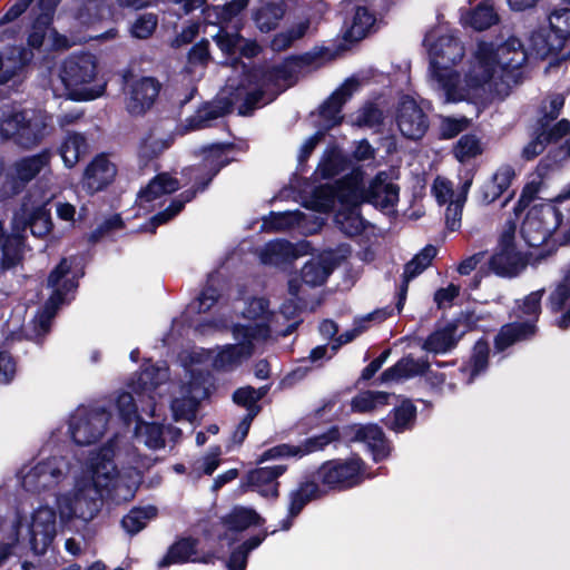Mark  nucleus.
I'll return each mask as SVG.
<instances>
[{
    "label": "nucleus",
    "instance_id": "obj_1",
    "mask_svg": "<svg viewBox=\"0 0 570 570\" xmlns=\"http://www.w3.org/2000/svg\"><path fill=\"white\" fill-rule=\"evenodd\" d=\"M429 51L431 86L446 102H485L508 94L510 73L525 63V53L515 39L501 45L478 43L458 69L464 56L462 42L446 27L430 30L424 38Z\"/></svg>",
    "mask_w": 570,
    "mask_h": 570
},
{
    "label": "nucleus",
    "instance_id": "obj_2",
    "mask_svg": "<svg viewBox=\"0 0 570 570\" xmlns=\"http://www.w3.org/2000/svg\"><path fill=\"white\" fill-rule=\"evenodd\" d=\"M150 465L136 450L120 445L119 436L92 451L81 472L75 476L73 489L57 495L61 521L92 520L99 512L104 495L117 503L135 497L141 472Z\"/></svg>",
    "mask_w": 570,
    "mask_h": 570
},
{
    "label": "nucleus",
    "instance_id": "obj_3",
    "mask_svg": "<svg viewBox=\"0 0 570 570\" xmlns=\"http://www.w3.org/2000/svg\"><path fill=\"white\" fill-rule=\"evenodd\" d=\"M263 332L252 338L234 337L235 344L216 350L200 347L184 351L179 360L184 370L180 382L171 389L170 409L175 421L193 422L199 402L209 395L212 386L208 366L216 370H232L249 358L262 345Z\"/></svg>",
    "mask_w": 570,
    "mask_h": 570
},
{
    "label": "nucleus",
    "instance_id": "obj_4",
    "mask_svg": "<svg viewBox=\"0 0 570 570\" xmlns=\"http://www.w3.org/2000/svg\"><path fill=\"white\" fill-rule=\"evenodd\" d=\"M293 83V71L289 63H283L268 70L249 71L239 85L229 79L217 100L204 105L194 115L178 124L175 134L184 136L207 128L214 120L229 112L234 105H238L239 115H250L254 109L273 101L279 92Z\"/></svg>",
    "mask_w": 570,
    "mask_h": 570
},
{
    "label": "nucleus",
    "instance_id": "obj_5",
    "mask_svg": "<svg viewBox=\"0 0 570 570\" xmlns=\"http://www.w3.org/2000/svg\"><path fill=\"white\" fill-rule=\"evenodd\" d=\"M56 508L59 510L57 504ZM58 518L60 514L57 517L56 509L48 504H39L29 514L20 510L0 513V564L17 553L23 540L29 541L36 554L45 553L57 534Z\"/></svg>",
    "mask_w": 570,
    "mask_h": 570
},
{
    "label": "nucleus",
    "instance_id": "obj_6",
    "mask_svg": "<svg viewBox=\"0 0 570 570\" xmlns=\"http://www.w3.org/2000/svg\"><path fill=\"white\" fill-rule=\"evenodd\" d=\"M361 180L362 173L354 170L335 185L320 186L306 200L305 206L320 213L337 208L336 225L348 236L357 235L364 228V220L358 212V206L364 202L360 188Z\"/></svg>",
    "mask_w": 570,
    "mask_h": 570
},
{
    "label": "nucleus",
    "instance_id": "obj_7",
    "mask_svg": "<svg viewBox=\"0 0 570 570\" xmlns=\"http://www.w3.org/2000/svg\"><path fill=\"white\" fill-rule=\"evenodd\" d=\"M59 79L63 91L55 88L56 95H65L73 100H94L102 96L106 89V81L98 71L97 59L90 53L67 58L60 66Z\"/></svg>",
    "mask_w": 570,
    "mask_h": 570
},
{
    "label": "nucleus",
    "instance_id": "obj_8",
    "mask_svg": "<svg viewBox=\"0 0 570 570\" xmlns=\"http://www.w3.org/2000/svg\"><path fill=\"white\" fill-rule=\"evenodd\" d=\"M52 198L53 195L46 197L39 205H35L31 210L24 205L22 214H16L12 235L6 237L2 243L4 267H11L20 259L23 249L21 233L24 232L27 226L30 227L32 235L37 237H45L50 233L52 220L47 205Z\"/></svg>",
    "mask_w": 570,
    "mask_h": 570
},
{
    "label": "nucleus",
    "instance_id": "obj_9",
    "mask_svg": "<svg viewBox=\"0 0 570 570\" xmlns=\"http://www.w3.org/2000/svg\"><path fill=\"white\" fill-rule=\"evenodd\" d=\"M77 266V258H63L51 272L48 278V285L52 288V294L43 309L39 312L33 320L36 337H40L49 332L51 320L59 305H61L67 295L77 287V278L79 277V272L75 269Z\"/></svg>",
    "mask_w": 570,
    "mask_h": 570
},
{
    "label": "nucleus",
    "instance_id": "obj_10",
    "mask_svg": "<svg viewBox=\"0 0 570 570\" xmlns=\"http://www.w3.org/2000/svg\"><path fill=\"white\" fill-rule=\"evenodd\" d=\"M47 126L48 116L41 111H20L11 107L0 110L1 135L26 148L37 145L47 135Z\"/></svg>",
    "mask_w": 570,
    "mask_h": 570
},
{
    "label": "nucleus",
    "instance_id": "obj_11",
    "mask_svg": "<svg viewBox=\"0 0 570 570\" xmlns=\"http://www.w3.org/2000/svg\"><path fill=\"white\" fill-rule=\"evenodd\" d=\"M543 289L531 292L517 302L513 314L518 321L503 326L495 337V347L503 351L515 342L527 340L535 333V322L541 313Z\"/></svg>",
    "mask_w": 570,
    "mask_h": 570
},
{
    "label": "nucleus",
    "instance_id": "obj_12",
    "mask_svg": "<svg viewBox=\"0 0 570 570\" xmlns=\"http://www.w3.org/2000/svg\"><path fill=\"white\" fill-rule=\"evenodd\" d=\"M242 315L248 321L246 325H234L232 327L233 337H249L258 332L263 333L262 344H264L269 337L272 332L281 333L282 335H288L294 330L295 324L288 325L283 331L276 326L277 316L269 311L268 302L264 297H253L245 303V307L242 311Z\"/></svg>",
    "mask_w": 570,
    "mask_h": 570
},
{
    "label": "nucleus",
    "instance_id": "obj_13",
    "mask_svg": "<svg viewBox=\"0 0 570 570\" xmlns=\"http://www.w3.org/2000/svg\"><path fill=\"white\" fill-rule=\"evenodd\" d=\"M228 163L226 149L219 145L210 146L204 150V168L206 177L202 180V186L196 190H187L180 194L177 198L173 199L170 205L161 213L154 216L150 222V232H155L156 227L160 224L167 223L169 219L175 217L184 208L185 204L190 202L197 191L203 190L213 177L219 171V169Z\"/></svg>",
    "mask_w": 570,
    "mask_h": 570
},
{
    "label": "nucleus",
    "instance_id": "obj_14",
    "mask_svg": "<svg viewBox=\"0 0 570 570\" xmlns=\"http://www.w3.org/2000/svg\"><path fill=\"white\" fill-rule=\"evenodd\" d=\"M341 255L334 250H324L317 257L309 259L302 268L298 276H293L288 281V292L296 297L302 291V285L309 287L323 285L340 261L347 254L346 248L340 249Z\"/></svg>",
    "mask_w": 570,
    "mask_h": 570
},
{
    "label": "nucleus",
    "instance_id": "obj_15",
    "mask_svg": "<svg viewBox=\"0 0 570 570\" xmlns=\"http://www.w3.org/2000/svg\"><path fill=\"white\" fill-rule=\"evenodd\" d=\"M68 468L63 458L52 456L22 468L19 478L27 491L40 492L58 485L65 479Z\"/></svg>",
    "mask_w": 570,
    "mask_h": 570
},
{
    "label": "nucleus",
    "instance_id": "obj_16",
    "mask_svg": "<svg viewBox=\"0 0 570 570\" xmlns=\"http://www.w3.org/2000/svg\"><path fill=\"white\" fill-rule=\"evenodd\" d=\"M560 225V214L551 205L532 207L522 223L521 234L531 247L544 244Z\"/></svg>",
    "mask_w": 570,
    "mask_h": 570
},
{
    "label": "nucleus",
    "instance_id": "obj_17",
    "mask_svg": "<svg viewBox=\"0 0 570 570\" xmlns=\"http://www.w3.org/2000/svg\"><path fill=\"white\" fill-rule=\"evenodd\" d=\"M365 474L363 462L357 458L325 462L317 471V478L328 489H348L361 483Z\"/></svg>",
    "mask_w": 570,
    "mask_h": 570
},
{
    "label": "nucleus",
    "instance_id": "obj_18",
    "mask_svg": "<svg viewBox=\"0 0 570 570\" xmlns=\"http://www.w3.org/2000/svg\"><path fill=\"white\" fill-rule=\"evenodd\" d=\"M110 415L100 409H77L69 421V433L79 445H88L99 440L105 431Z\"/></svg>",
    "mask_w": 570,
    "mask_h": 570
},
{
    "label": "nucleus",
    "instance_id": "obj_19",
    "mask_svg": "<svg viewBox=\"0 0 570 570\" xmlns=\"http://www.w3.org/2000/svg\"><path fill=\"white\" fill-rule=\"evenodd\" d=\"M515 225L508 223L502 232L497 252L490 259L491 269L501 276H514L527 265V256L514 243Z\"/></svg>",
    "mask_w": 570,
    "mask_h": 570
},
{
    "label": "nucleus",
    "instance_id": "obj_20",
    "mask_svg": "<svg viewBox=\"0 0 570 570\" xmlns=\"http://www.w3.org/2000/svg\"><path fill=\"white\" fill-rule=\"evenodd\" d=\"M218 552L213 549L209 538H183L169 548L161 564L167 566L187 561L209 563Z\"/></svg>",
    "mask_w": 570,
    "mask_h": 570
},
{
    "label": "nucleus",
    "instance_id": "obj_21",
    "mask_svg": "<svg viewBox=\"0 0 570 570\" xmlns=\"http://www.w3.org/2000/svg\"><path fill=\"white\" fill-rule=\"evenodd\" d=\"M264 519L252 508L237 505L232 511L222 518L220 522L215 525L214 532L217 537L218 543L224 547L232 544L238 533L245 531L253 525H262Z\"/></svg>",
    "mask_w": 570,
    "mask_h": 570
},
{
    "label": "nucleus",
    "instance_id": "obj_22",
    "mask_svg": "<svg viewBox=\"0 0 570 570\" xmlns=\"http://www.w3.org/2000/svg\"><path fill=\"white\" fill-rule=\"evenodd\" d=\"M338 439L337 429L333 428L326 433L313 436L304 441L299 445L279 444L264 451L256 462L262 464L266 461L279 460L284 458H302L309 453L321 451L326 445Z\"/></svg>",
    "mask_w": 570,
    "mask_h": 570
},
{
    "label": "nucleus",
    "instance_id": "obj_23",
    "mask_svg": "<svg viewBox=\"0 0 570 570\" xmlns=\"http://www.w3.org/2000/svg\"><path fill=\"white\" fill-rule=\"evenodd\" d=\"M160 85L151 77L132 78L128 80L125 91V106L132 116L144 115L154 105Z\"/></svg>",
    "mask_w": 570,
    "mask_h": 570
},
{
    "label": "nucleus",
    "instance_id": "obj_24",
    "mask_svg": "<svg viewBox=\"0 0 570 570\" xmlns=\"http://www.w3.org/2000/svg\"><path fill=\"white\" fill-rule=\"evenodd\" d=\"M395 120L401 134L413 140L422 138L429 127L426 115L417 102L410 97L401 99Z\"/></svg>",
    "mask_w": 570,
    "mask_h": 570
},
{
    "label": "nucleus",
    "instance_id": "obj_25",
    "mask_svg": "<svg viewBox=\"0 0 570 570\" xmlns=\"http://www.w3.org/2000/svg\"><path fill=\"white\" fill-rule=\"evenodd\" d=\"M360 188L364 195V202L382 210L392 212L399 200V187L389 179L386 173L377 174L367 187H365L364 177L362 176Z\"/></svg>",
    "mask_w": 570,
    "mask_h": 570
},
{
    "label": "nucleus",
    "instance_id": "obj_26",
    "mask_svg": "<svg viewBox=\"0 0 570 570\" xmlns=\"http://www.w3.org/2000/svg\"><path fill=\"white\" fill-rule=\"evenodd\" d=\"M374 0H356L351 12L344 20V38L348 41H360L371 33L376 23V17L366 3Z\"/></svg>",
    "mask_w": 570,
    "mask_h": 570
},
{
    "label": "nucleus",
    "instance_id": "obj_27",
    "mask_svg": "<svg viewBox=\"0 0 570 570\" xmlns=\"http://www.w3.org/2000/svg\"><path fill=\"white\" fill-rule=\"evenodd\" d=\"M168 380V368L166 366L150 365L144 368L137 384L134 385V392L142 404L145 397L148 399L149 414L155 415L156 395L161 396L163 385Z\"/></svg>",
    "mask_w": 570,
    "mask_h": 570
},
{
    "label": "nucleus",
    "instance_id": "obj_28",
    "mask_svg": "<svg viewBox=\"0 0 570 570\" xmlns=\"http://www.w3.org/2000/svg\"><path fill=\"white\" fill-rule=\"evenodd\" d=\"M216 301L217 291L213 287H208L187 307V315L190 323L202 333H206L212 328L222 330L227 327L226 320H208L207 317L200 316L207 313Z\"/></svg>",
    "mask_w": 570,
    "mask_h": 570
},
{
    "label": "nucleus",
    "instance_id": "obj_29",
    "mask_svg": "<svg viewBox=\"0 0 570 570\" xmlns=\"http://www.w3.org/2000/svg\"><path fill=\"white\" fill-rule=\"evenodd\" d=\"M286 469V465L281 464L254 469L246 476L247 485L264 498L276 499L279 495L277 479Z\"/></svg>",
    "mask_w": 570,
    "mask_h": 570
},
{
    "label": "nucleus",
    "instance_id": "obj_30",
    "mask_svg": "<svg viewBox=\"0 0 570 570\" xmlns=\"http://www.w3.org/2000/svg\"><path fill=\"white\" fill-rule=\"evenodd\" d=\"M116 166L105 155L97 156L86 168L82 188L90 195L107 187L116 176Z\"/></svg>",
    "mask_w": 570,
    "mask_h": 570
},
{
    "label": "nucleus",
    "instance_id": "obj_31",
    "mask_svg": "<svg viewBox=\"0 0 570 570\" xmlns=\"http://www.w3.org/2000/svg\"><path fill=\"white\" fill-rule=\"evenodd\" d=\"M49 164V153L22 158L14 163L10 171V194H17Z\"/></svg>",
    "mask_w": 570,
    "mask_h": 570
},
{
    "label": "nucleus",
    "instance_id": "obj_32",
    "mask_svg": "<svg viewBox=\"0 0 570 570\" xmlns=\"http://www.w3.org/2000/svg\"><path fill=\"white\" fill-rule=\"evenodd\" d=\"M509 38L508 40H511ZM522 47L525 53V61L528 57L534 55L541 59L547 58L550 55L559 52L563 46L561 45V38L556 37L548 26L540 27L533 30L528 38V47L517 38H514Z\"/></svg>",
    "mask_w": 570,
    "mask_h": 570
},
{
    "label": "nucleus",
    "instance_id": "obj_33",
    "mask_svg": "<svg viewBox=\"0 0 570 570\" xmlns=\"http://www.w3.org/2000/svg\"><path fill=\"white\" fill-rule=\"evenodd\" d=\"M179 181L167 173L157 175L139 193L137 202L141 208H154L163 203V197L179 189Z\"/></svg>",
    "mask_w": 570,
    "mask_h": 570
},
{
    "label": "nucleus",
    "instance_id": "obj_34",
    "mask_svg": "<svg viewBox=\"0 0 570 570\" xmlns=\"http://www.w3.org/2000/svg\"><path fill=\"white\" fill-rule=\"evenodd\" d=\"M358 88V82L355 79H347L333 95L323 104L320 110V116L325 128H332L342 120L341 108L345 101Z\"/></svg>",
    "mask_w": 570,
    "mask_h": 570
},
{
    "label": "nucleus",
    "instance_id": "obj_35",
    "mask_svg": "<svg viewBox=\"0 0 570 570\" xmlns=\"http://www.w3.org/2000/svg\"><path fill=\"white\" fill-rule=\"evenodd\" d=\"M547 306L554 313H561L558 327L564 330L570 326V268L550 287Z\"/></svg>",
    "mask_w": 570,
    "mask_h": 570
},
{
    "label": "nucleus",
    "instance_id": "obj_36",
    "mask_svg": "<svg viewBox=\"0 0 570 570\" xmlns=\"http://www.w3.org/2000/svg\"><path fill=\"white\" fill-rule=\"evenodd\" d=\"M354 440L367 445L372 452L374 461L385 459L390 453V448L385 441L382 430L375 424L356 425L353 428Z\"/></svg>",
    "mask_w": 570,
    "mask_h": 570
},
{
    "label": "nucleus",
    "instance_id": "obj_37",
    "mask_svg": "<svg viewBox=\"0 0 570 570\" xmlns=\"http://www.w3.org/2000/svg\"><path fill=\"white\" fill-rule=\"evenodd\" d=\"M514 177L513 167L509 165L500 166L491 178L483 184L481 188L482 200L487 204L493 203L508 190Z\"/></svg>",
    "mask_w": 570,
    "mask_h": 570
},
{
    "label": "nucleus",
    "instance_id": "obj_38",
    "mask_svg": "<svg viewBox=\"0 0 570 570\" xmlns=\"http://www.w3.org/2000/svg\"><path fill=\"white\" fill-rule=\"evenodd\" d=\"M429 364L425 360L412 356L401 358L394 366L387 368L381 376L382 382H397L423 374Z\"/></svg>",
    "mask_w": 570,
    "mask_h": 570
},
{
    "label": "nucleus",
    "instance_id": "obj_39",
    "mask_svg": "<svg viewBox=\"0 0 570 570\" xmlns=\"http://www.w3.org/2000/svg\"><path fill=\"white\" fill-rule=\"evenodd\" d=\"M214 39L220 50L227 55H235L239 52L245 57H254L259 51V48L255 42L242 38L238 33H229L222 30Z\"/></svg>",
    "mask_w": 570,
    "mask_h": 570
},
{
    "label": "nucleus",
    "instance_id": "obj_40",
    "mask_svg": "<svg viewBox=\"0 0 570 570\" xmlns=\"http://www.w3.org/2000/svg\"><path fill=\"white\" fill-rule=\"evenodd\" d=\"M301 254L297 248L286 240H274L267 243L261 250L262 263L268 265H279L287 261L297 258Z\"/></svg>",
    "mask_w": 570,
    "mask_h": 570
},
{
    "label": "nucleus",
    "instance_id": "obj_41",
    "mask_svg": "<svg viewBox=\"0 0 570 570\" xmlns=\"http://www.w3.org/2000/svg\"><path fill=\"white\" fill-rule=\"evenodd\" d=\"M436 255V248L432 245L424 247L411 262L405 265L404 268V286L402 288V294L400 301L397 303L399 312L402 309L403 302L405 299V292L407 283L421 274L433 261Z\"/></svg>",
    "mask_w": 570,
    "mask_h": 570
},
{
    "label": "nucleus",
    "instance_id": "obj_42",
    "mask_svg": "<svg viewBox=\"0 0 570 570\" xmlns=\"http://www.w3.org/2000/svg\"><path fill=\"white\" fill-rule=\"evenodd\" d=\"M306 216L298 212H286V213H278L274 214L268 224L269 228L275 230H283L288 229L293 227H298L303 233L313 234L315 233L322 225L320 222H315L313 226H307L306 224Z\"/></svg>",
    "mask_w": 570,
    "mask_h": 570
},
{
    "label": "nucleus",
    "instance_id": "obj_43",
    "mask_svg": "<svg viewBox=\"0 0 570 570\" xmlns=\"http://www.w3.org/2000/svg\"><path fill=\"white\" fill-rule=\"evenodd\" d=\"M32 58L26 49L13 48L4 55L0 53V83L7 82Z\"/></svg>",
    "mask_w": 570,
    "mask_h": 570
},
{
    "label": "nucleus",
    "instance_id": "obj_44",
    "mask_svg": "<svg viewBox=\"0 0 570 570\" xmlns=\"http://www.w3.org/2000/svg\"><path fill=\"white\" fill-rule=\"evenodd\" d=\"M323 494L317 483L307 481L302 483L297 490L289 495L288 512L289 517H296L309 501L320 498Z\"/></svg>",
    "mask_w": 570,
    "mask_h": 570
},
{
    "label": "nucleus",
    "instance_id": "obj_45",
    "mask_svg": "<svg viewBox=\"0 0 570 570\" xmlns=\"http://www.w3.org/2000/svg\"><path fill=\"white\" fill-rule=\"evenodd\" d=\"M456 327L452 324L433 332L424 342L428 352L441 354L451 350L458 342Z\"/></svg>",
    "mask_w": 570,
    "mask_h": 570
},
{
    "label": "nucleus",
    "instance_id": "obj_46",
    "mask_svg": "<svg viewBox=\"0 0 570 570\" xmlns=\"http://www.w3.org/2000/svg\"><path fill=\"white\" fill-rule=\"evenodd\" d=\"M135 439L153 450L165 446L163 428L155 423L142 422L140 419L135 423Z\"/></svg>",
    "mask_w": 570,
    "mask_h": 570
},
{
    "label": "nucleus",
    "instance_id": "obj_47",
    "mask_svg": "<svg viewBox=\"0 0 570 570\" xmlns=\"http://www.w3.org/2000/svg\"><path fill=\"white\" fill-rule=\"evenodd\" d=\"M489 345L484 341H478L473 347L470 361L462 367L461 372L466 375L465 382L472 383L488 366Z\"/></svg>",
    "mask_w": 570,
    "mask_h": 570
},
{
    "label": "nucleus",
    "instance_id": "obj_48",
    "mask_svg": "<svg viewBox=\"0 0 570 570\" xmlns=\"http://www.w3.org/2000/svg\"><path fill=\"white\" fill-rule=\"evenodd\" d=\"M265 4L255 13V22L261 31L274 29L285 13L283 6L275 0H263Z\"/></svg>",
    "mask_w": 570,
    "mask_h": 570
},
{
    "label": "nucleus",
    "instance_id": "obj_49",
    "mask_svg": "<svg viewBox=\"0 0 570 570\" xmlns=\"http://www.w3.org/2000/svg\"><path fill=\"white\" fill-rule=\"evenodd\" d=\"M86 151V139L79 134L68 135L60 147L61 158L68 168L73 167Z\"/></svg>",
    "mask_w": 570,
    "mask_h": 570
},
{
    "label": "nucleus",
    "instance_id": "obj_50",
    "mask_svg": "<svg viewBox=\"0 0 570 570\" xmlns=\"http://www.w3.org/2000/svg\"><path fill=\"white\" fill-rule=\"evenodd\" d=\"M461 20L475 30H484L498 21V14L490 3L483 2L474 11L462 16Z\"/></svg>",
    "mask_w": 570,
    "mask_h": 570
},
{
    "label": "nucleus",
    "instance_id": "obj_51",
    "mask_svg": "<svg viewBox=\"0 0 570 570\" xmlns=\"http://www.w3.org/2000/svg\"><path fill=\"white\" fill-rule=\"evenodd\" d=\"M156 514L157 509L151 505L132 509L127 515L124 517L121 521L122 528L129 534H136L142 530L147 522L155 518Z\"/></svg>",
    "mask_w": 570,
    "mask_h": 570
},
{
    "label": "nucleus",
    "instance_id": "obj_52",
    "mask_svg": "<svg viewBox=\"0 0 570 570\" xmlns=\"http://www.w3.org/2000/svg\"><path fill=\"white\" fill-rule=\"evenodd\" d=\"M471 186V180H466L461 186V193L454 202L450 203L445 212V224L450 230H456L461 226L462 209L466 200L468 190Z\"/></svg>",
    "mask_w": 570,
    "mask_h": 570
},
{
    "label": "nucleus",
    "instance_id": "obj_53",
    "mask_svg": "<svg viewBox=\"0 0 570 570\" xmlns=\"http://www.w3.org/2000/svg\"><path fill=\"white\" fill-rule=\"evenodd\" d=\"M416 416V407L410 401H403L393 411V416L390 421V428L395 432H403L410 429Z\"/></svg>",
    "mask_w": 570,
    "mask_h": 570
},
{
    "label": "nucleus",
    "instance_id": "obj_54",
    "mask_svg": "<svg viewBox=\"0 0 570 570\" xmlns=\"http://www.w3.org/2000/svg\"><path fill=\"white\" fill-rule=\"evenodd\" d=\"M389 396L385 392H362L352 400V410L360 413L373 411L379 406L385 405Z\"/></svg>",
    "mask_w": 570,
    "mask_h": 570
},
{
    "label": "nucleus",
    "instance_id": "obj_55",
    "mask_svg": "<svg viewBox=\"0 0 570 570\" xmlns=\"http://www.w3.org/2000/svg\"><path fill=\"white\" fill-rule=\"evenodd\" d=\"M548 27L556 37L561 38V45L564 47L570 39V8L554 10L549 17Z\"/></svg>",
    "mask_w": 570,
    "mask_h": 570
},
{
    "label": "nucleus",
    "instance_id": "obj_56",
    "mask_svg": "<svg viewBox=\"0 0 570 570\" xmlns=\"http://www.w3.org/2000/svg\"><path fill=\"white\" fill-rule=\"evenodd\" d=\"M345 165V158L337 149L328 150L324 154L316 169V175L322 178L333 177L342 171Z\"/></svg>",
    "mask_w": 570,
    "mask_h": 570
},
{
    "label": "nucleus",
    "instance_id": "obj_57",
    "mask_svg": "<svg viewBox=\"0 0 570 570\" xmlns=\"http://www.w3.org/2000/svg\"><path fill=\"white\" fill-rule=\"evenodd\" d=\"M265 539V535H255L238 547L227 562L228 570H245L248 553L257 548Z\"/></svg>",
    "mask_w": 570,
    "mask_h": 570
},
{
    "label": "nucleus",
    "instance_id": "obj_58",
    "mask_svg": "<svg viewBox=\"0 0 570 570\" xmlns=\"http://www.w3.org/2000/svg\"><path fill=\"white\" fill-rule=\"evenodd\" d=\"M311 27V21L308 19L298 22L291 30L286 32L278 33L272 41V47L274 50H284L292 45L293 41L304 37Z\"/></svg>",
    "mask_w": 570,
    "mask_h": 570
},
{
    "label": "nucleus",
    "instance_id": "obj_59",
    "mask_svg": "<svg viewBox=\"0 0 570 570\" xmlns=\"http://www.w3.org/2000/svg\"><path fill=\"white\" fill-rule=\"evenodd\" d=\"M174 141L173 136L168 137H158L150 135L146 139H144L140 149H139V156L141 158L151 159L154 157H157L161 153H164L166 149H168Z\"/></svg>",
    "mask_w": 570,
    "mask_h": 570
},
{
    "label": "nucleus",
    "instance_id": "obj_60",
    "mask_svg": "<svg viewBox=\"0 0 570 570\" xmlns=\"http://www.w3.org/2000/svg\"><path fill=\"white\" fill-rule=\"evenodd\" d=\"M482 150L481 142L475 136L465 135L458 141L454 155L459 161L464 163L480 155Z\"/></svg>",
    "mask_w": 570,
    "mask_h": 570
},
{
    "label": "nucleus",
    "instance_id": "obj_61",
    "mask_svg": "<svg viewBox=\"0 0 570 570\" xmlns=\"http://www.w3.org/2000/svg\"><path fill=\"white\" fill-rule=\"evenodd\" d=\"M116 407L124 424L130 425L139 420L137 416V404L132 394L120 393L116 399Z\"/></svg>",
    "mask_w": 570,
    "mask_h": 570
},
{
    "label": "nucleus",
    "instance_id": "obj_62",
    "mask_svg": "<svg viewBox=\"0 0 570 570\" xmlns=\"http://www.w3.org/2000/svg\"><path fill=\"white\" fill-rule=\"evenodd\" d=\"M432 193L440 205H449L459 196L461 187L454 189L450 180L444 177H436L432 186Z\"/></svg>",
    "mask_w": 570,
    "mask_h": 570
},
{
    "label": "nucleus",
    "instance_id": "obj_63",
    "mask_svg": "<svg viewBox=\"0 0 570 570\" xmlns=\"http://www.w3.org/2000/svg\"><path fill=\"white\" fill-rule=\"evenodd\" d=\"M266 393H267L266 387H259L256 390L250 386H246V387L238 389L234 393L233 399L237 404L248 407V413H250L252 410L256 411V413H257L258 410L255 407V404L261 399H263Z\"/></svg>",
    "mask_w": 570,
    "mask_h": 570
},
{
    "label": "nucleus",
    "instance_id": "obj_64",
    "mask_svg": "<svg viewBox=\"0 0 570 570\" xmlns=\"http://www.w3.org/2000/svg\"><path fill=\"white\" fill-rule=\"evenodd\" d=\"M382 111L373 105H367L361 109L352 119V122L360 127L375 128L382 122Z\"/></svg>",
    "mask_w": 570,
    "mask_h": 570
}]
</instances>
